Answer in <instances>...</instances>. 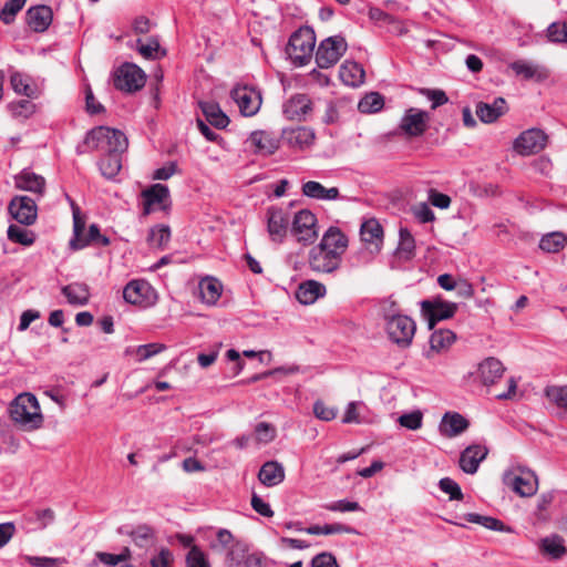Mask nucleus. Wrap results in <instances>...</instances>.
Instances as JSON below:
<instances>
[{
    "instance_id": "nucleus-1",
    "label": "nucleus",
    "mask_w": 567,
    "mask_h": 567,
    "mask_svg": "<svg viewBox=\"0 0 567 567\" xmlns=\"http://www.w3.org/2000/svg\"><path fill=\"white\" fill-rule=\"evenodd\" d=\"M316 33L312 29L303 27L295 31L286 47V54L295 66L308 64L315 56L319 60V50L315 53Z\"/></svg>"
},
{
    "instance_id": "nucleus-2",
    "label": "nucleus",
    "mask_w": 567,
    "mask_h": 567,
    "mask_svg": "<svg viewBox=\"0 0 567 567\" xmlns=\"http://www.w3.org/2000/svg\"><path fill=\"white\" fill-rule=\"evenodd\" d=\"M348 248V237L338 227H330L321 237V271L338 269Z\"/></svg>"
},
{
    "instance_id": "nucleus-3",
    "label": "nucleus",
    "mask_w": 567,
    "mask_h": 567,
    "mask_svg": "<svg viewBox=\"0 0 567 567\" xmlns=\"http://www.w3.org/2000/svg\"><path fill=\"white\" fill-rule=\"evenodd\" d=\"M84 143L92 150L115 154H122L128 145L123 132L107 126H97L91 130L86 134Z\"/></svg>"
},
{
    "instance_id": "nucleus-4",
    "label": "nucleus",
    "mask_w": 567,
    "mask_h": 567,
    "mask_svg": "<svg viewBox=\"0 0 567 567\" xmlns=\"http://www.w3.org/2000/svg\"><path fill=\"white\" fill-rule=\"evenodd\" d=\"M11 419L17 423H32L38 425L42 423L43 416L39 402L32 393L19 394L9 406Z\"/></svg>"
},
{
    "instance_id": "nucleus-5",
    "label": "nucleus",
    "mask_w": 567,
    "mask_h": 567,
    "mask_svg": "<svg viewBox=\"0 0 567 567\" xmlns=\"http://www.w3.org/2000/svg\"><path fill=\"white\" fill-rule=\"evenodd\" d=\"M145 81L144 71L133 63L122 64L113 74L114 86L126 93L141 90L145 85Z\"/></svg>"
},
{
    "instance_id": "nucleus-6",
    "label": "nucleus",
    "mask_w": 567,
    "mask_h": 567,
    "mask_svg": "<svg viewBox=\"0 0 567 567\" xmlns=\"http://www.w3.org/2000/svg\"><path fill=\"white\" fill-rule=\"evenodd\" d=\"M415 329L412 318L404 315H391L386 320V333L400 347H408L412 342Z\"/></svg>"
},
{
    "instance_id": "nucleus-7",
    "label": "nucleus",
    "mask_w": 567,
    "mask_h": 567,
    "mask_svg": "<svg viewBox=\"0 0 567 567\" xmlns=\"http://www.w3.org/2000/svg\"><path fill=\"white\" fill-rule=\"evenodd\" d=\"M548 142L547 134L540 128H528L522 132L513 142V150L522 156L542 152Z\"/></svg>"
},
{
    "instance_id": "nucleus-8",
    "label": "nucleus",
    "mask_w": 567,
    "mask_h": 567,
    "mask_svg": "<svg viewBox=\"0 0 567 567\" xmlns=\"http://www.w3.org/2000/svg\"><path fill=\"white\" fill-rule=\"evenodd\" d=\"M429 122L430 114L426 111L410 107L401 117L398 128L406 137H419L426 132Z\"/></svg>"
},
{
    "instance_id": "nucleus-9",
    "label": "nucleus",
    "mask_w": 567,
    "mask_h": 567,
    "mask_svg": "<svg viewBox=\"0 0 567 567\" xmlns=\"http://www.w3.org/2000/svg\"><path fill=\"white\" fill-rule=\"evenodd\" d=\"M516 471L506 473L504 483L522 497L533 496L538 487L537 476L530 470L518 467Z\"/></svg>"
},
{
    "instance_id": "nucleus-10",
    "label": "nucleus",
    "mask_w": 567,
    "mask_h": 567,
    "mask_svg": "<svg viewBox=\"0 0 567 567\" xmlns=\"http://www.w3.org/2000/svg\"><path fill=\"white\" fill-rule=\"evenodd\" d=\"M317 216L309 209H301L292 220V233L299 243L312 244L318 236Z\"/></svg>"
},
{
    "instance_id": "nucleus-11",
    "label": "nucleus",
    "mask_w": 567,
    "mask_h": 567,
    "mask_svg": "<svg viewBox=\"0 0 567 567\" xmlns=\"http://www.w3.org/2000/svg\"><path fill=\"white\" fill-rule=\"evenodd\" d=\"M230 95L244 116L255 115L261 106V94L254 87L236 86L231 90Z\"/></svg>"
},
{
    "instance_id": "nucleus-12",
    "label": "nucleus",
    "mask_w": 567,
    "mask_h": 567,
    "mask_svg": "<svg viewBox=\"0 0 567 567\" xmlns=\"http://www.w3.org/2000/svg\"><path fill=\"white\" fill-rule=\"evenodd\" d=\"M8 210L12 218L25 226L34 224L38 217L37 204L28 196H14L8 205Z\"/></svg>"
},
{
    "instance_id": "nucleus-13",
    "label": "nucleus",
    "mask_w": 567,
    "mask_h": 567,
    "mask_svg": "<svg viewBox=\"0 0 567 567\" xmlns=\"http://www.w3.org/2000/svg\"><path fill=\"white\" fill-rule=\"evenodd\" d=\"M348 50L344 37L337 34L321 40V69L338 63Z\"/></svg>"
},
{
    "instance_id": "nucleus-14",
    "label": "nucleus",
    "mask_w": 567,
    "mask_h": 567,
    "mask_svg": "<svg viewBox=\"0 0 567 567\" xmlns=\"http://www.w3.org/2000/svg\"><path fill=\"white\" fill-rule=\"evenodd\" d=\"M153 297L154 289L143 279L131 280L123 289V298L131 305H147Z\"/></svg>"
},
{
    "instance_id": "nucleus-15",
    "label": "nucleus",
    "mask_w": 567,
    "mask_h": 567,
    "mask_svg": "<svg viewBox=\"0 0 567 567\" xmlns=\"http://www.w3.org/2000/svg\"><path fill=\"white\" fill-rule=\"evenodd\" d=\"M422 311L429 317L431 328L436 321L445 320L454 316L457 305L444 301L440 298L433 300H423L421 302Z\"/></svg>"
},
{
    "instance_id": "nucleus-16",
    "label": "nucleus",
    "mask_w": 567,
    "mask_h": 567,
    "mask_svg": "<svg viewBox=\"0 0 567 567\" xmlns=\"http://www.w3.org/2000/svg\"><path fill=\"white\" fill-rule=\"evenodd\" d=\"M361 240L369 246L372 254L381 251L383 244V228L375 218L365 220L360 228Z\"/></svg>"
},
{
    "instance_id": "nucleus-17",
    "label": "nucleus",
    "mask_w": 567,
    "mask_h": 567,
    "mask_svg": "<svg viewBox=\"0 0 567 567\" xmlns=\"http://www.w3.org/2000/svg\"><path fill=\"white\" fill-rule=\"evenodd\" d=\"M144 199V214L148 215L155 205H159L162 209L168 207L169 190L163 184H154L142 192Z\"/></svg>"
},
{
    "instance_id": "nucleus-18",
    "label": "nucleus",
    "mask_w": 567,
    "mask_h": 567,
    "mask_svg": "<svg viewBox=\"0 0 567 567\" xmlns=\"http://www.w3.org/2000/svg\"><path fill=\"white\" fill-rule=\"evenodd\" d=\"M247 143L254 148V152L259 155H271L279 147V141L271 133L266 131L252 132Z\"/></svg>"
},
{
    "instance_id": "nucleus-19",
    "label": "nucleus",
    "mask_w": 567,
    "mask_h": 567,
    "mask_svg": "<svg viewBox=\"0 0 567 567\" xmlns=\"http://www.w3.org/2000/svg\"><path fill=\"white\" fill-rule=\"evenodd\" d=\"M507 112V103L503 97H496L492 103L478 102L475 113L483 123H494Z\"/></svg>"
},
{
    "instance_id": "nucleus-20",
    "label": "nucleus",
    "mask_w": 567,
    "mask_h": 567,
    "mask_svg": "<svg viewBox=\"0 0 567 567\" xmlns=\"http://www.w3.org/2000/svg\"><path fill=\"white\" fill-rule=\"evenodd\" d=\"M14 186L20 190L31 192L37 195H43L45 189V179L29 169H22L14 176Z\"/></svg>"
},
{
    "instance_id": "nucleus-21",
    "label": "nucleus",
    "mask_w": 567,
    "mask_h": 567,
    "mask_svg": "<svg viewBox=\"0 0 567 567\" xmlns=\"http://www.w3.org/2000/svg\"><path fill=\"white\" fill-rule=\"evenodd\" d=\"M312 111V102L306 94L291 96L284 105V113L289 120H305Z\"/></svg>"
},
{
    "instance_id": "nucleus-22",
    "label": "nucleus",
    "mask_w": 567,
    "mask_h": 567,
    "mask_svg": "<svg viewBox=\"0 0 567 567\" xmlns=\"http://www.w3.org/2000/svg\"><path fill=\"white\" fill-rule=\"evenodd\" d=\"M488 451L481 445L467 446L460 456V467L467 474H475L480 463L486 457Z\"/></svg>"
},
{
    "instance_id": "nucleus-23",
    "label": "nucleus",
    "mask_w": 567,
    "mask_h": 567,
    "mask_svg": "<svg viewBox=\"0 0 567 567\" xmlns=\"http://www.w3.org/2000/svg\"><path fill=\"white\" fill-rule=\"evenodd\" d=\"M505 368L503 363L493 357L484 359L477 367V377L484 385H491L501 379Z\"/></svg>"
},
{
    "instance_id": "nucleus-24",
    "label": "nucleus",
    "mask_w": 567,
    "mask_h": 567,
    "mask_svg": "<svg viewBox=\"0 0 567 567\" xmlns=\"http://www.w3.org/2000/svg\"><path fill=\"white\" fill-rule=\"evenodd\" d=\"M509 68L524 80L543 81L548 76L547 70L533 61L517 60L512 62Z\"/></svg>"
},
{
    "instance_id": "nucleus-25",
    "label": "nucleus",
    "mask_w": 567,
    "mask_h": 567,
    "mask_svg": "<svg viewBox=\"0 0 567 567\" xmlns=\"http://www.w3.org/2000/svg\"><path fill=\"white\" fill-rule=\"evenodd\" d=\"M52 10L48 6L32 7L27 11L28 25L34 32H44L52 22Z\"/></svg>"
},
{
    "instance_id": "nucleus-26",
    "label": "nucleus",
    "mask_w": 567,
    "mask_h": 567,
    "mask_svg": "<svg viewBox=\"0 0 567 567\" xmlns=\"http://www.w3.org/2000/svg\"><path fill=\"white\" fill-rule=\"evenodd\" d=\"M120 533L126 534L131 537L135 546L146 550L153 547L156 542V534L154 528L146 524L137 525L136 527L127 530L121 528Z\"/></svg>"
},
{
    "instance_id": "nucleus-27",
    "label": "nucleus",
    "mask_w": 567,
    "mask_h": 567,
    "mask_svg": "<svg viewBox=\"0 0 567 567\" xmlns=\"http://www.w3.org/2000/svg\"><path fill=\"white\" fill-rule=\"evenodd\" d=\"M268 233L272 240H281L287 233L288 215L281 208L268 209Z\"/></svg>"
},
{
    "instance_id": "nucleus-28",
    "label": "nucleus",
    "mask_w": 567,
    "mask_h": 567,
    "mask_svg": "<svg viewBox=\"0 0 567 567\" xmlns=\"http://www.w3.org/2000/svg\"><path fill=\"white\" fill-rule=\"evenodd\" d=\"M365 72L361 64L346 60L339 69V78L343 84L358 87L364 82Z\"/></svg>"
},
{
    "instance_id": "nucleus-29",
    "label": "nucleus",
    "mask_w": 567,
    "mask_h": 567,
    "mask_svg": "<svg viewBox=\"0 0 567 567\" xmlns=\"http://www.w3.org/2000/svg\"><path fill=\"white\" fill-rule=\"evenodd\" d=\"M258 480L267 487L277 486L285 480L284 466L277 461H268L259 470Z\"/></svg>"
},
{
    "instance_id": "nucleus-30",
    "label": "nucleus",
    "mask_w": 567,
    "mask_h": 567,
    "mask_svg": "<svg viewBox=\"0 0 567 567\" xmlns=\"http://www.w3.org/2000/svg\"><path fill=\"white\" fill-rule=\"evenodd\" d=\"M284 137L290 146L303 150L315 143L316 132L313 128L299 126L285 131Z\"/></svg>"
},
{
    "instance_id": "nucleus-31",
    "label": "nucleus",
    "mask_w": 567,
    "mask_h": 567,
    "mask_svg": "<svg viewBox=\"0 0 567 567\" xmlns=\"http://www.w3.org/2000/svg\"><path fill=\"white\" fill-rule=\"evenodd\" d=\"M199 107L205 116V122L218 130L225 128L228 123V116L221 111L219 105L210 101H200Z\"/></svg>"
},
{
    "instance_id": "nucleus-32",
    "label": "nucleus",
    "mask_w": 567,
    "mask_h": 567,
    "mask_svg": "<svg viewBox=\"0 0 567 567\" xmlns=\"http://www.w3.org/2000/svg\"><path fill=\"white\" fill-rule=\"evenodd\" d=\"M62 293L72 306H85L90 300V288L83 282H72L64 286Z\"/></svg>"
},
{
    "instance_id": "nucleus-33",
    "label": "nucleus",
    "mask_w": 567,
    "mask_h": 567,
    "mask_svg": "<svg viewBox=\"0 0 567 567\" xmlns=\"http://www.w3.org/2000/svg\"><path fill=\"white\" fill-rule=\"evenodd\" d=\"M539 549L543 555L548 556L550 559H560L567 554L564 538L557 534L543 538Z\"/></svg>"
},
{
    "instance_id": "nucleus-34",
    "label": "nucleus",
    "mask_w": 567,
    "mask_h": 567,
    "mask_svg": "<svg viewBox=\"0 0 567 567\" xmlns=\"http://www.w3.org/2000/svg\"><path fill=\"white\" fill-rule=\"evenodd\" d=\"M199 296L203 302L215 305L221 296V284L215 278H204L198 285Z\"/></svg>"
},
{
    "instance_id": "nucleus-35",
    "label": "nucleus",
    "mask_w": 567,
    "mask_h": 567,
    "mask_svg": "<svg viewBox=\"0 0 567 567\" xmlns=\"http://www.w3.org/2000/svg\"><path fill=\"white\" fill-rule=\"evenodd\" d=\"M539 248L548 254H557L567 246V235L563 231H551L542 236Z\"/></svg>"
},
{
    "instance_id": "nucleus-36",
    "label": "nucleus",
    "mask_w": 567,
    "mask_h": 567,
    "mask_svg": "<svg viewBox=\"0 0 567 567\" xmlns=\"http://www.w3.org/2000/svg\"><path fill=\"white\" fill-rule=\"evenodd\" d=\"M456 336L449 329L434 331L430 338V350L436 353L447 350L455 341Z\"/></svg>"
},
{
    "instance_id": "nucleus-37",
    "label": "nucleus",
    "mask_w": 567,
    "mask_h": 567,
    "mask_svg": "<svg viewBox=\"0 0 567 567\" xmlns=\"http://www.w3.org/2000/svg\"><path fill=\"white\" fill-rule=\"evenodd\" d=\"M319 298V282L306 280L298 286L296 299L305 306L312 305Z\"/></svg>"
},
{
    "instance_id": "nucleus-38",
    "label": "nucleus",
    "mask_w": 567,
    "mask_h": 567,
    "mask_svg": "<svg viewBox=\"0 0 567 567\" xmlns=\"http://www.w3.org/2000/svg\"><path fill=\"white\" fill-rule=\"evenodd\" d=\"M400 240L396 248V256L403 260H411L415 255V240L406 228H400Z\"/></svg>"
},
{
    "instance_id": "nucleus-39",
    "label": "nucleus",
    "mask_w": 567,
    "mask_h": 567,
    "mask_svg": "<svg viewBox=\"0 0 567 567\" xmlns=\"http://www.w3.org/2000/svg\"><path fill=\"white\" fill-rule=\"evenodd\" d=\"M465 519L468 523L482 525L483 527L491 530L513 533L512 527L506 526L502 520L492 516H483L475 513H468L465 515Z\"/></svg>"
},
{
    "instance_id": "nucleus-40",
    "label": "nucleus",
    "mask_w": 567,
    "mask_h": 567,
    "mask_svg": "<svg viewBox=\"0 0 567 567\" xmlns=\"http://www.w3.org/2000/svg\"><path fill=\"white\" fill-rule=\"evenodd\" d=\"M85 221L80 216L79 208H73V237L69 245L73 250H80L87 246V240H82L84 236Z\"/></svg>"
},
{
    "instance_id": "nucleus-41",
    "label": "nucleus",
    "mask_w": 567,
    "mask_h": 567,
    "mask_svg": "<svg viewBox=\"0 0 567 567\" xmlns=\"http://www.w3.org/2000/svg\"><path fill=\"white\" fill-rule=\"evenodd\" d=\"M10 83L14 92L18 94H22L31 99L38 97V89L29 83V76L20 72H13L10 75Z\"/></svg>"
},
{
    "instance_id": "nucleus-42",
    "label": "nucleus",
    "mask_w": 567,
    "mask_h": 567,
    "mask_svg": "<svg viewBox=\"0 0 567 567\" xmlns=\"http://www.w3.org/2000/svg\"><path fill=\"white\" fill-rule=\"evenodd\" d=\"M21 427H0V452L14 453L20 445V437L16 430Z\"/></svg>"
},
{
    "instance_id": "nucleus-43",
    "label": "nucleus",
    "mask_w": 567,
    "mask_h": 567,
    "mask_svg": "<svg viewBox=\"0 0 567 567\" xmlns=\"http://www.w3.org/2000/svg\"><path fill=\"white\" fill-rule=\"evenodd\" d=\"M384 106V99L378 92L365 94L358 103V110L364 114H372L381 111Z\"/></svg>"
},
{
    "instance_id": "nucleus-44",
    "label": "nucleus",
    "mask_w": 567,
    "mask_h": 567,
    "mask_svg": "<svg viewBox=\"0 0 567 567\" xmlns=\"http://www.w3.org/2000/svg\"><path fill=\"white\" fill-rule=\"evenodd\" d=\"M122 168L121 154L106 153L100 161V171L106 178L115 177Z\"/></svg>"
},
{
    "instance_id": "nucleus-45",
    "label": "nucleus",
    "mask_w": 567,
    "mask_h": 567,
    "mask_svg": "<svg viewBox=\"0 0 567 567\" xmlns=\"http://www.w3.org/2000/svg\"><path fill=\"white\" fill-rule=\"evenodd\" d=\"M248 555V548L246 544L236 542L229 547L225 556L226 567H240L243 560Z\"/></svg>"
},
{
    "instance_id": "nucleus-46",
    "label": "nucleus",
    "mask_w": 567,
    "mask_h": 567,
    "mask_svg": "<svg viewBox=\"0 0 567 567\" xmlns=\"http://www.w3.org/2000/svg\"><path fill=\"white\" fill-rule=\"evenodd\" d=\"M7 234L9 240L23 246H31L35 240V234L32 230L22 228L18 225H10Z\"/></svg>"
},
{
    "instance_id": "nucleus-47",
    "label": "nucleus",
    "mask_w": 567,
    "mask_h": 567,
    "mask_svg": "<svg viewBox=\"0 0 567 567\" xmlns=\"http://www.w3.org/2000/svg\"><path fill=\"white\" fill-rule=\"evenodd\" d=\"M137 51L146 59H157L165 55V51H161L159 42L156 38H148L146 41L137 40Z\"/></svg>"
},
{
    "instance_id": "nucleus-48",
    "label": "nucleus",
    "mask_w": 567,
    "mask_h": 567,
    "mask_svg": "<svg viewBox=\"0 0 567 567\" xmlns=\"http://www.w3.org/2000/svg\"><path fill=\"white\" fill-rule=\"evenodd\" d=\"M367 411V406L363 402L353 401L350 402L342 415L341 421L343 423H362L365 422L363 412Z\"/></svg>"
},
{
    "instance_id": "nucleus-49",
    "label": "nucleus",
    "mask_w": 567,
    "mask_h": 567,
    "mask_svg": "<svg viewBox=\"0 0 567 567\" xmlns=\"http://www.w3.org/2000/svg\"><path fill=\"white\" fill-rule=\"evenodd\" d=\"M186 567H210L207 554L198 546H192L185 556Z\"/></svg>"
},
{
    "instance_id": "nucleus-50",
    "label": "nucleus",
    "mask_w": 567,
    "mask_h": 567,
    "mask_svg": "<svg viewBox=\"0 0 567 567\" xmlns=\"http://www.w3.org/2000/svg\"><path fill=\"white\" fill-rule=\"evenodd\" d=\"M171 239V229L166 225H158L150 230L147 240L151 245L163 248Z\"/></svg>"
},
{
    "instance_id": "nucleus-51",
    "label": "nucleus",
    "mask_w": 567,
    "mask_h": 567,
    "mask_svg": "<svg viewBox=\"0 0 567 567\" xmlns=\"http://www.w3.org/2000/svg\"><path fill=\"white\" fill-rule=\"evenodd\" d=\"M545 395L558 408L567 409V385H549L545 389Z\"/></svg>"
},
{
    "instance_id": "nucleus-52",
    "label": "nucleus",
    "mask_w": 567,
    "mask_h": 567,
    "mask_svg": "<svg viewBox=\"0 0 567 567\" xmlns=\"http://www.w3.org/2000/svg\"><path fill=\"white\" fill-rule=\"evenodd\" d=\"M236 540L230 530L220 528L217 530L216 539L210 543V548L215 551L228 550Z\"/></svg>"
},
{
    "instance_id": "nucleus-53",
    "label": "nucleus",
    "mask_w": 567,
    "mask_h": 567,
    "mask_svg": "<svg viewBox=\"0 0 567 567\" xmlns=\"http://www.w3.org/2000/svg\"><path fill=\"white\" fill-rule=\"evenodd\" d=\"M25 1L27 0H8L0 12V19L6 24H10L14 16L23 8Z\"/></svg>"
},
{
    "instance_id": "nucleus-54",
    "label": "nucleus",
    "mask_w": 567,
    "mask_h": 567,
    "mask_svg": "<svg viewBox=\"0 0 567 567\" xmlns=\"http://www.w3.org/2000/svg\"><path fill=\"white\" fill-rule=\"evenodd\" d=\"M165 349H166L165 344H163V343H155L154 342V343H147V344L138 346L135 349V353L137 355V360L140 362H142V361H145V360L152 358L155 354L161 353Z\"/></svg>"
},
{
    "instance_id": "nucleus-55",
    "label": "nucleus",
    "mask_w": 567,
    "mask_h": 567,
    "mask_svg": "<svg viewBox=\"0 0 567 567\" xmlns=\"http://www.w3.org/2000/svg\"><path fill=\"white\" fill-rule=\"evenodd\" d=\"M439 486L442 492L450 495V499L452 501H462L463 493L461 491L460 485L450 477L441 478L439 482Z\"/></svg>"
},
{
    "instance_id": "nucleus-56",
    "label": "nucleus",
    "mask_w": 567,
    "mask_h": 567,
    "mask_svg": "<svg viewBox=\"0 0 567 567\" xmlns=\"http://www.w3.org/2000/svg\"><path fill=\"white\" fill-rule=\"evenodd\" d=\"M32 567H62L66 560L64 558L25 556L24 558Z\"/></svg>"
},
{
    "instance_id": "nucleus-57",
    "label": "nucleus",
    "mask_w": 567,
    "mask_h": 567,
    "mask_svg": "<svg viewBox=\"0 0 567 567\" xmlns=\"http://www.w3.org/2000/svg\"><path fill=\"white\" fill-rule=\"evenodd\" d=\"M567 22H553L547 28V38L550 42L560 43L565 41Z\"/></svg>"
},
{
    "instance_id": "nucleus-58",
    "label": "nucleus",
    "mask_w": 567,
    "mask_h": 567,
    "mask_svg": "<svg viewBox=\"0 0 567 567\" xmlns=\"http://www.w3.org/2000/svg\"><path fill=\"white\" fill-rule=\"evenodd\" d=\"M151 567H171L173 564V554L168 548L161 550L151 558Z\"/></svg>"
},
{
    "instance_id": "nucleus-59",
    "label": "nucleus",
    "mask_w": 567,
    "mask_h": 567,
    "mask_svg": "<svg viewBox=\"0 0 567 567\" xmlns=\"http://www.w3.org/2000/svg\"><path fill=\"white\" fill-rule=\"evenodd\" d=\"M326 508L331 512H355L362 511L360 504L358 502H350L346 499H341L338 502H333L331 504H327Z\"/></svg>"
},
{
    "instance_id": "nucleus-60",
    "label": "nucleus",
    "mask_w": 567,
    "mask_h": 567,
    "mask_svg": "<svg viewBox=\"0 0 567 567\" xmlns=\"http://www.w3.org/2000/svg\"><path fill=\"white\" fill-rule=\"evenodd\" d=\"M10 109L16 116L28 117L34 112V104L28 100H21L17 103H11Z\"/></svg>"
},
{
    "instance_id": "nucleus-61",
    "label": "nucleus",
    "mask_w": 567,
    "mask_h": 567,
    "mask_svg": "<svg viewBox=\"0 0 567 567\" xmlns=\"http://www.w3.org/2000/svg\"><path fill=\"white\" fill-rule=\"evenodd\" d=\"M251 507L259 515L265 517L274 516V511L270 508V505L266 503L261 497H259L256 493L251 496Z\"/></svg>"
},
{
    "instance_id": "nucleus-62",
    "label": "nucleus",
    "mask_w": 567,
    "mask_h": 567,
    "mask_svg": "<svg viewBox=\"0 0 567 567\" xmlns=\"http://www.w3.org/2000/svg\"><path fill=\"white\" fill-rule=\"evenodd\" d=\"M429 200L431 202V204L433 206L441 208V209L449 208L450 204H451V198L447 195L440 193L435 189L430 190Z\"/></svg>"
},
{
    "instance_id": "nucleus-63",
    "label": "nucleus",
    "mask_w": 567,
    "mask_h": 567,
    "mask_svg": "<svg viewBox=\"0 0 567 567\" xmlns=\"http://www.w3.org/2000/svg\"><path fill=\"white\" fill-rule=\"evenodd\" d=\"M413 214L423 224L433 221L435 218L433 210L425 203L415 206Z\"/></svg>"
},
{
    "instance_id": "nucleus-64",
    "label": "nucleus",
    "mask_w": 567,
    "mask_h": 567,
    "mask_svg": "<svg viewBox=\"0 0 567 567\" xmlns=\"http://www.w3.org/2000/svg\"><path fill=\"white\" fill-rule=\"evenodd\" d=\"M240 567H265V556L261 553H248Z\"/></svg>"
}]
</instances>
